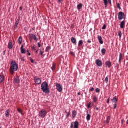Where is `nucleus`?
I'll use <instances>...</instances> for the list:
<instances>
[{
	"mask_svg": "<svg viewBox=\"0 0 128 128\" xmlns=\"http://www.w3.org/2000/svg\"><path fill=\"white\" fill-rule=\"evenodd\" d=\"M96 92H97V94H100V88H96Z\"/></svg>",
	"mask_w": 128,
	"mask_h": 128,
	"instance_id": "473e14b6",
	"label": "nucleus"
},
{
	"mask_svg": "<svg viewBox=\"0 0 128 128\" xmlns=\"http://www.w3.org/2000/svg\"><path fill=\"white\" fill-rule=\"evenodd\" d=\"M88 44H92V41H90V40H88Z\"/></svg>",
	"mask_w": 128,
	"mask_h": 128,
	"instance_id": "c03bdc74",
	"label": "nucleus"
},
{
	"mask_svg": "<svg viewBox=\"0 0 128 128\" xmlns=\"http://www.w3.org/2000/svg\"><path fill=\"white\" fill-rule=\"evenodd\" d=\"M0 128H1L0 126Z\"/></svg>",
	"mask_w": 128,
	"mask_h": 128,
	"instance_id": "69168bd1",
	"label": "nucleus"
},
{
	"mask_svg": "<svg viewBox=\"0 0 128 128\" xmlns=\"http://www.w3.org/2000/svg\"><path fill=\"white\" fill-rule=\"evenodd\" d=\"M29 38L32 42L34 40H35V42H38V37L36 36V34H29Z\"/></svg>",
	"mask_w": 128,
	"mask_h": 128,
	"instance_id": "20e7f679",
	"label": "nucleus"
},
{
	"mask_svg": "<svg viewBox=\"0 0 128 128\" xmlns=\"http://www.w3.org/2000/svg\"><path fill=\"white\" fill-rule=\"evenodd\" d=\"M89 112H90L88 111L87 116H86V118L88 122H90V118H92V116H90V114H89Z\"/></svg>",
	"mask_w": 128,
	"mask_h": 128,
	"instance_id": "9d476101",
	"label": "nucleus"
},
{
	"mask_svg": "<svg viewBox=\"0 0 128 128\" xmlns=\"http://www.w3.org/2000/svg\"><path fill=\"white\" fill-rule=\"evenodd\" d=\"M70 54H71V56H74V52H70Z\"/></svg>",
	"mask_w": 128,
	"mask_h": 128,
	"instance_id": "79ce46f5",
	"label": "nucleus"
},
{
	"mask_svg": "<svg viewBox=\"0 0 128 128\" xmlns=\"http://www.w3.org/2000/svg\"><path fill=\"white\" fill-rule=\"evenodd\" d=\"M18 42L19 44H22V36H20L18 38Z\"/></svg>",
	"mask_w": 128,
	"mask_h": 128,
	"instance_id": "a211bd4d",
	"label": "nucleus"
},
{
	"mask_svg": "<svg viewBox=\"0 0 128 128\" xmlns=\"http://www.w3.org/2000/svg\"><path fill=\"white\" fill-rule=\"evenodd\" d=\"M28 56H30V52L28 53Z\"/></svg>",
	"mask_w": 128,
	"mask_h": 128,
	"instance_id": "bf43d9fd",
	"label": "nucleus"
},
{
	"mask_svg": "<svg viewBox=\"0 0 128 128\" xmlns=\"http://www.w3.org/2000/svg\"><path fill=\"white\" fill-rule=\"evenodd\" d=\"M42 46V45H40V42L38 43V48H40V46Z\"/></svg>",
	"mask_w": 128,
	"mask_h": 128,
	"instance_id": "3c124183",
	"label": "nucleus"
},
{
	"mask_svg": "<svg viewBox=\"0 0 128 128\" xmlns=\"http://www.w3.org/2000/svg\"><path fill=\"white\" fill-rule=\"evenodd\" d=\"M52 70H56V64L53 63L52 65Z\"/></svg>",
	"mask_w": 128,
	"mask_h": 128,
	"instance_id": "c756f323",
	"label": "nucleus"
},
{
	"mask_svg": "<svg viewBox=\"0 0 128 128\" xmlns=\"http://www.w3.org/2000/svg\"><path fill=\"white\" fill-rule=\"evenodd\" d=\"M18 110L20 114H22V109L18 108Z\"/></svg>",
	"mask_w": 128,
	"mask_h": 128,
	"instance_id": "72a5a7b5",
	"label": "nucleus"
},
{
	"mask_svg": "<svg viewBox=\"0 0 128 128\" xmlns=\"http://www.w3.org/2000/svg\"><path fill=\"white\" fill-rule=\"evenodd\" d=\"M94 88H92L90 89L91 92H94Z\"/></svg>",
	"mask_w": 128,
	"mask_h": 128,
	"instance_id": "8fccbe9b",
	"label": "nucleus"
},
{
	"mask_svg": "<svg viewBox=\"0 0 128 128\" xmlns=\"http://www.w3.org/2000/svg\"><path fill=\"white\" fill-rule=\"evenodd\" d=\"M96 62L98 66H100V67L102 66V61H100V60H96Z\"/></svg>",
	"mask_w": 128,
	"mask_h": 128,
	"instance_id": "6e6552de",
	"label": "nucleus"
},
{
	"mask_svg": "<svg viewBox=\"0 0 128 128\" xmlns=\"http://www.w3.org/2000/svg\"><path fill=\"white\" fill-rule=\"evenodd\" d=\"M27 52H28H28H30V51L28 50Z\"/></svg>",
	"mask_w": 128,
	"mask_h": 128,
	"instance_id": "052dcab7",
	"label": "nucleus"
},
{
	"mask_svg": "<svg viewBox=\"0 0 128 128\" xmlns=\"http://www.w3.org/2000/svg\"><path fill=\"white\" fill-rule=\"evenodd\" d=\"M26 51L24 48H21V54H26Z\"/></svg>",
	"mask_w": 128,
	"mask_h": 128,
	"instance_id": "7c9ffc66",
	"label": "nucleus"
},
{
	"mask_svg": "<svg viewBox=\"0 0 128 128\" xmlns=\"http://www.w3.org/2000/svg\"><path fill=\"white\" fill-rule=\"evenodd\" d=\"M98 98L96 96H94L93 98V100L94 102H98Z\"/></svg>",
	"mask_w": 128,
	"mask_h": 128,
	"instance_id": "cd10ccee",
	"label": "nucleus"
},
{
	"mask_svg": "<svg viewBox=\"0 0 128 128\" xmlns=\"http://www.w3.org/2000/svg\"><path fill=\"white\" fill-rule=\"evenodd\" d=\"M126 124H128V120L126 122Z\"/></svg>",
	"mask_w": 128,
	"mask_h": 128,
	"instance_id": "680f3d73",
	"label": "nucleus"
},
{
	"mask_svg": "<svg viewBox=\"0 0 128 128\" xmlns=\"http://www.w3.org/2000/svg\"><path fill=\"white\" fill-rule=\"evenodd\" d=\"M98 40L101 44H104V41H102V36H98Z\"/></svg>",
	"mask_w": 128,
	"mask_h": 128,
	"instance_id": "f8f14e48",
	"label": "nucleus"
},
{
	"mask_svg": "<svg viewBox=\"0 0 128 128\" xmlns=\"http://www.w3.org/2000/svg\"><path fill=\"white\" fill-rule=\"evenodd\" d=\"M41 90L44 94H50V90L48 88V84L46 82H44L41 85Z\"/></svg>",
	"mask_w": 128,
	"mask_h": 128,
	"instance_id": "f03ea898",
	"label": "nucleus"
},
{
	"mask_svg": "<svg viewBox=\"0 0 128 128\" xmlns=\"http://www.w3.org/2000/svg\"><path fill=\"white\" fill-rule=\"evenodd\" d=\"M108 2H109L110 4H112V0H108Z\"/></svg>",
	"mask_w": 128,
	"mask_h": 128,
	"instance_id": "de8ad7c7",
	"label": "nucleus"
},
{
	"mask_svg": "<svg viewBox=\"0 0 128 128\" xmlns=\"http://www.w3.org/2000/svg\"><path fill=\"white\" fill-rule=\"evenodd\" d=\"M80 92H78V96H80Z\"/></svg>",
	"mask_w": 128,
	"mask_h": 128,
	"instance_id": "6e6d98bb",
	"label": "nucleus"
},
{
	"mask_svg": "<svg viewBox=\"0 0 128 128\" xmlns=\"http://www.w3.org/2000/svg\"><path fill=\"white\" fill-rule=\"evenodd\" d=\"M44 52L42 51V50H40V54L41 56H42V54H44Z\"/></svg>",
	"mask_w": 128,
	"mask_h": 128,
	"instance_id": "09e8293b",
	"label": "nucleus"
},
{
	"mask_svg": "<svg viewBox=\"0 0 128 128\" xmlns=\"http://www.w3.org/2000/svg\"><path fill=\"white\" fill-rule=\"evenodd\" d=\"M20 60H21L22 62H24L25 60L24 58L22 56H20Z\"/></svg>",
	"mask_w": 128,
	"mask_h": 128,
	"instance_id": "c9c22d12",
	"label": "nucleus"
},
{
	"mask_svg": "<svg viewBox=\"0 0 128 128\" xmlns=\"http://www.w3.org/2000/svg\"><path fill=\"white\" fill-rule=\"evenodd\" d=\"M106 25L104 24L102 28V30H106Z\"/></svg>",
	"mask_w": 128,
	"mask_h": 128,
	"instance_id": "58836bf2",
	"label": "nucleus"
},
{
	"mask_svg": "<svg viewBox=\"0 0 128 128\" xmlns=\"http://www.w3.org/2000/svg\"><path fill=\"white\" fill-rule=\"evenodd\" d=\"M20 10H22V7L20 6Z\"/></svg>",
	"mask_w": 128,
	"mask_h": 128,
	"instance_id": "864d4df0",
	"label": "nucleus"
},
{
	"mask_svg": "<svg viewBox=\"0 0 128 128\" xmlns=\"http://www.w3.org/2000/svg\"><path fill=\"white\" fill-rule=\"evenodd\" d=\"M36 54H38V52H36Z\"/></svg>",
	"mask_w": 128,
	"mask_h": 128,
	"instance_id": "0e129e2a",
	"label": "nucleus"
},
{
	"mask_svg": "<svg viewBox=\"0 0 128 128\" xmlns=\"http://www.w3.org/2000/svg\"><path fill=\"white\" fill-rule=\"evenodd\" d=\"M47 48H50V46H48L47 47Z\"/></svg>",
	"mask_w": 128,
	"mask_h": 128,
	"instance_id": "e2e57ef3",
	"label": "nucleus"
},
{
	"mask_svg": "<svg viewBox=\"0 0 128 128\" xmlns=\"http://www.w3.org/2000/svg\"><path fill=\"white\" fill-rule=\"evenodd\" d=\"M106 66H108V68H110V66H112V63L110 62H106Z\"/></svg>",
	"mask_w": 128,
	"mask_h": 128,
	"instance_id": "2eb2a0df",
	"label": "nucleus"
},
{
	"mask_svg": "<svg viewBox=\"0 0 128 128\" xmlns=\"http://www.w3.org/2000/svg\"><path fill=\"white\" fill-rule=\"evenodd\" d=\"M76 111L74 110L72 112V118H76Z\"/></svg>",
	"mask_w": 128,
	"mask_h": 128,
	"instance_id": "393cba45",
	"label": "nucleus"
},
{
	"mask_svg": "<svg viewBox=\"0 0 128 128\" xmlns=\"http://www.w3.org/2000/svg\"><path fill=\"white\" fill-rule=\"evenodd\" d=\"M122 54L121 53L120 54V57H119V62H122Z\"/></svg>",
	"mask_w": 128,
	"mask_h": 128,
	"instance_id": "b1692460",
	"label": "nucleus"
},
{
	"mask_svg": "<svg viewBox=\"0 0 128 128\" xmlns=\"http://www.w3.org/2000/svg\"><path fill=\"white\" fill-rule=\"evenodd\" d=\"M20 48H24V45H22Z\"/></svg>",
	"mask_w": 128,
	"mask_h": 128,
	"instance_id": "13d9d810",
	"label": "nucleus"
},
{
	"mask_svg": "<svg viewBox=\"0 0 128 128\" xmlns=\"http://www.w3.org/2000/svg\"><path fill=\"white\" fill-rule=\"evenodd\" d=\"M4 76L2 75L0 76V82H4Z\"/></svg>",
	"mask_w": 128,
	"mask_h": 128,
	"instance_id": "6ab92c4d",
	"label": "nucleus"
},
{
	"mask_svg": "<svg viewBox=\"0 0 128 128\" xmlns=\"http://www.w3.org/2000/svg\"><path fill=\"white\" fill-rule=\"evenodd\" d=\"M30 62L32 64H34V60H32V58L30 59Z\"/></svg>",
	"mask_w": 128,
	"mask_h": 128,
	"instance_id": "a18cd8bd",
	"label": "nucleus"
},
{
	"mask_svg": "<svg viewBox=\"0 0 128 128\" xmlns=\"http://www.w3.org/2000/svg\"><path fill=\"white\" fill-rule=\"evenodd\" d=\"M74 128H78V122L76 121L74 122Z\"/></svg>",
	"mask_w": 128,
	"mask_h": 128,
	"instance_id": "412c9836",
	"label": "nucleus"
},
{
	"mask_svg": "<svg viewBox=\"0 0 128 128\" xmlns=\"http://www.w3.org/2000/svg\"><path fill=\"white\" fill-rule=\"evenodd\" d=\"M58 2L60 3L62 2V0H58Z\"/></svg>",
	"mask_w": 128,
	"mask_h": 128,
	"instance_id": "603ef678",
	"label": "nucleus"
},
{
	"mask_svg": "<svg viewBox=\"0 0 128 128\" xmlns=\"http://www.w3.org/2000/svg\"><path fill=\"white\" fill-rule=\"evenodd\" d=\"M117 104L116 103H115V104H114V110H116V106H117Z\"/></svg>",
	"mask_w": 128,
	"mask_h": 128,
	"instance_id": "a19ab883",
	"label": "nucleus"
},
{
	"mask_svg": "<svg viewBox=\"0 0 128 128\" xmlns=\"http://www.w3.org/2000/svg\"><path fill=\"white\" fill-rule=\"evenodd\" d=\"M96 110H98L99 108H96Z\"/></svg>",
	"mask_w": 128,
	"mask_h": 128,
	"instance_id": "4d7b16f0",
	"label": "nucleus"
},
{
	"mask_svg": "<svg viewBox=\"0 0 128 128\" xmlns=\"http://www.w3.org/2000/svg\"><path fill=\"white\" fill-rule=\"evenodd\" d=\"M71 42L72 44H76V38L72 37L71 38Z\"/></svg>",
	"mask_w": 128,
	"mask_h": 128,
	"instance_id": "4468645a",
	"label": "nucleus"
},
{
	"mask_svg": "<svg viewBox=\"0 0 128 128\" xmlns=\"http://www.w3.org/2000/svg\"><path fill=\"white\" fill-rule=\"evenodd\" d=\"M8 48H12V41H10L8 44Z\"/></svg>",
	"mask_w": 128,
	"mask_h": 128,
	"instance_id": "dca6fc26",
	"label": "nucleus"
},
{
	"mask_svg": "<svg viewBox=\"0 0 128 128\" xmlns=\"http://www.w3.org/2000/svg\"><path fill=\"white\" fill-rule=\"evenodd\" d=\"M74 128V122H72L70 126V128Z\"/></svg>",
	"mask_w": 128,
	"mask_h": 128,
	"instance_id": "37998d69",
	"label": "nucleus"
},
{
	"mask_svg": "<svg viewBox=\"0 0 128 128\" xmlns=\"http://www.w3.org/2000/svg\"><path fill=\"white\" fill-rule=\"evenodd\" d=\"M66 118H69V116H70V112H66Z\"/></svg>",
	"mask_w": 128,
	"mask_h": 128,
	"instance_id": "e433bc0d",
	"label": "nucleus"
},
{
	"mask_svg": "<svg viewBox=\"0 0 128 128\" xmlns=\"http://www.w3.org/2000/svg\"><path fill=\"white\" fill-rule=\"evenodd\" d=\"M126 22L124 21H122V22H120V28H124V26H126Z\"/></svg>",
	"mask_w": 128,
	"mask_h": 128,
	"instance_id": "ddd939ff",
	"label": "nucleus"
},
{
	"mask_svg": "<svg viewBox=\"0 0 128 128\" xmlns=\"http://www.w3.org/2000/svg\"><path fill=\"white\" fill-rule=\"evenodd\" d=\"M56 88L57 90H58L59 92H62V85H60V84L56 83Z\"/></svg>",
	"mask_w": 128,
	"mask_h": 128,
	"instance_id": "423d86ee",
	"label": "nucleus"
},
{
	"mask_svg": "<svg viewBox=\"0 0 128 128\" xmlns=\"http://www.w3.org/2000/svg\"><path fill=\"white\" fill-rule=\"evenodd\" d=\"M92 104V103H89L88 106L87 107L88 108H90V106Z\"/></svg>",
	"mask_w": 128,
	"mask_h": 128,
	"instance_id": "ea45409f",
	"label": "nucleus"
},
{
	"mask_svg": "<svg viewBox=\"0 0 128 128\" xmlns=\"http://www.w3.org/2000/svg\"><path fill=\"white\" fill-rule=\"evenodd\" d=\"M101 52L102 54H103V56H104V54H106V49L104 48H102Z\"/></svg>",
	"mask_w": 128,
	"mask_h": 128,
	"instance_id": "a878e982",
	"label": "nucleus"
},
{
	"mask_svg": "<svg viewBox=\"0 0 128 128\" xmlns=\"http://www.w3.org/2000/svg\"><path fill=\"white\" fill-rule=\"evenodd\" d=\"M105 82H106V84H108V77H106V78Z\"/></svg>",
	"mask_w": 128,
	"mask_h": 128,
	"instance_id": "4c0bfd02",
	"label": "nucleus"
},
{
	"mask_svg": "<svg viewBox=\"0 0 128 128\" xmlns=\"http://www.w3.org/2000/svg\"><path fill=\"white\" fill-rule=\"evenodd\" d=\"M18 24H20V19H18L15 22V24L14 26V30H16V28H18Z\"/></svg>",
	"mask_w": 128,
	"mask_h": 128,
	"instance_id": "1a4fd4ad",
	"label": "nucleus"
},
{
	"mask_svg": "<svg viewBox=\"0 0 128 128\" xmlns=\"http://www.w3.org/2000/svg\"><path fill=\"white\" fill-rule=\"evenodd\" d=\"M18 64L16 62L12 61L10 66V72L11 74H14L15 72H18Z\"/></svg>",
	"mask_w": 128,
	"mask_h": 128,
	"instance_id": "f257e3e1",
	"label": "nucleus"
},
{
	"mask_svg": "<svg viewBox=\"0 0 128 128\" xmlns=\"http://www.w3.org/2000/svg\"><path fill=\"white\" fill-rule=\"evenodd\" d=\"M112 102L114 104H116V102H118V99L116 98V96H115L112 100Z\"/></svg>",
	"mask_w": 128,
	"mask_h": 128,
	"instance_id": "aec40b11",
	"label": "nucleus"
},
{
	"mask_svg": "<svg viewBox=\"0 0 128 128\" xmlns=\"http://www.w3.org/2000/svg\"><path fill=\"white\" fill-rule=\"evenodd\" d=\"M118 36L119 38H122V31L120 30L118 32Z\"/></svg>",
	"mask_w": 128,
	"mask_h": 128,
	"instance_id": "bb28decb",
	"label": "nucleus"
},
{
	"mask_svg": "<svg viewBox=\"0 0 128 128\" xmlns=\"http://www.w3.org/2000/svg\"><path fill=\"white\" fill-rule=\"evenodd\" d=\"M46 114H48V112H46V110H42L39 112V118H44L46 116Z\"/></svg>",
	"mask_w": 128,
	"mask_h": 128,
	"instance_id": "7ed1b4c3",
	"label": "nucleus"
},
{
	"mask_svg": "<svg viewBox=\"0 0 128 128\" xmlns=\"http://www.w3.org/2000/svg\"><path fill=\"white\" fill-rule=\"evenodd\" d=\"M77 8L78 10H80L82 8V4L80 3L77 6Z\"/></svg>",
	"mask_w": 128,
	"mask_h": 128,
	"instance_id": "f3484780",
	"label": "nucleus"
},
{
	"mask_svg": "<svg viewBox=\"0 0 128 128\" xmlns=\"http://www.w3.org/2000/svg\"><path fill=\"white\" fill-rule=\"evenodd\" d=\"M5 114L6 118H8L10 116V110H6Z\"/></svg>",
	"mask_w": 128,
	"mask_h": 128,
	"instance_id": "4be33fe9",
	"label": "nucleus"
},
{
	"mask_svg": "<svg viewBox=\"0 0 128 128\" xmlns=\"http://www.w3.org/2000/svg\"><path fill=\"white\" fill-rule=\"evenodd\" d=\"M104 2L105 6V7L108 8V0H104Z\"/></svg>",
	"mask_w": 128,
	"mask_h": 128,
	"instance_id": "c85d7f7f",
	"label": "nucleus"
},
{
	"mask_svg": "<svg viewBox=\"0 0 128 128\" xmlns=\"http://www.w3.org/2000/svg\"><path fill=\"white\" fill-rule=\"evenodd\" d=\"M20 82V78L16 77L14 78V83L18 84Z\"/></svg>",
	"mask_w": 128,
	"mask_h": 128,
	"instance_id": "9b49d317",
	"label": "nucleus"
},
{
	"mask_svg": "<svg viewBox=\"0 0 128 128\" xmlns=\"http://www.w3.org/2000/svg\"><path fill=\"white\" fill-rule=\"evenodd\" d=\"M126 18V16L124 15V12H120L118 14V18L119 20H122Z\"/></svg>",
	"mask_w": 128,
	"mask_h": 128,
	"instance_id": "39448f33",
	"label": "nucleus"
},
{
	"mask_svg": "<svg viewBox=\"0 0 128 128\" xmlns=\"http://www.w3.org/2000/svg\"><path fill=\"white\" fill-rule=\"evenodd\" d=\"M6 50L4 52V56L6 55Z\"/></svg>",
	"mask_w": 128,
	"mask_h": 128,
	"instance_id": "5fc2aeb1",
	"label": "nucleus"
},
{
	"mask_svg": "<svg viewBox=\"0 0 128 128\" xmlns=\"http://www.w3.org/2000/svg\"><path fill=\"white\" fill-rule=\"evenodd\" d=\"M34 82L36 84L39 86L42 84V79L40 78H38L36 76L34 77Z\"/></svg>",
	"mask_w": 128,
	"mask_h": 128,
	"instance_id": "0eeeda50",
	"label": "nucleus"
},
{
	"mask_svg": "<svg viewBox=\"0 0 128 128\" xmlns=\"http://www.w3.org/2000/svg\"><path fill=\"white\" fill-rule=\"evenodd\" d=\"M84 44V41L82 40H80L78 42V46H82Z\"/></svg>",
	"mask_w": 128,
	"mask_h": 128,
	"instance_id": "5701e85b",
	"label": "nucleus"
},
{
	"mask_svg": "<svg viewBox=\"0 0 128 128\" xmlns=\"http://www.w3.org/2000/svg\"><path fill=\"white\" fill-rule=\"evenodd\" d=\"M117 6L119 10H122V8H120V4L119 3L118 4Z\"/></svg>",
	"mask_w": 128,
	"mask_h": 128,
	"instance_id": "f704fd0d",
	"label": "nucleus"
},
{
	"mask_svg": "<svg viewBox=\"0 0 128 128\" xmlns=\"http://www.w3.org/2000/svg\"><path fill=\"white\" fill-rule=\"evenodd\" d=\"M110 116H108V118H107V121L106 122L107 124H110Z\"/></svg>",
	"mask_w": 128,
	"mask_h": 128,
	"instance_id": "2f4dec72",
	"label": "nucleus"
},
{
	"mask_svg": "<svg viewBox=\"0 0 128 128\" xmlns=\"http://www.w3.org/2000/svg\"><path fill=\"white\" fill-rule=\"evenodd\" d=\"M110 98H109L108 99L107 104H110Z\"/></svg>",
	"mask_w": 128,
	"mask_h": 128,
	"instance_id": "49530a36",
	"label": "nucleus"
}]
</instances>
